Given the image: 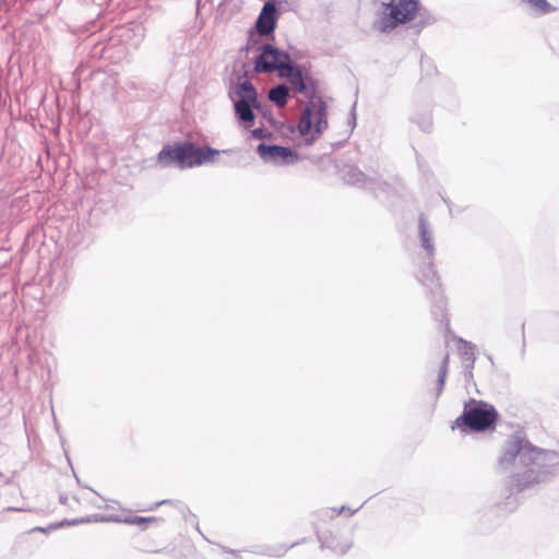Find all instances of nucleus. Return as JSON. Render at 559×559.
I'll return each instance as SVG.
<instances>
[{
  "instance_id": "obj_7",
  "label": "nucleus",
  "mask_w": 559,
  "mask_h": 559,
  "mask_svg": "<svg viewBox=\"0 0 559 559\" xmlns=\"http://www.w3.org/2000/svg\"><path fill=\"white\" fill-rule=\"evenodd\" d=\"M258 153L264 159L282 162L284 164L294 163L297 159V155L290 148L280 145H267L261 143L258 146Z\"/></svg>"
},
{
  "instance_id": "obj_19",
  "label": "nucleus",
  "mask_w": 559,
  "mask_h": 559,
  "mask_svg": "<svg viewBox=\"0 0 559 559\" xmlns=\"http://www.w3.org/2000/svg\"><path fill=\"white\" fill-rule=\"evenodd\" d=\"M252 135L255 138V139H262L264 138V131L263 129H254L252 131Z\"/></svg>"
},
{
  "instance_id": "obj_10",
  "label": "nucleus",
  "mask_w": 559,
  "mask_h": 559,
  "mask_svg": "<svg viewBox=\"0 0 559 559\" xmlns=\"http://www.w3.org/2000/svg\"><path fill=\"white\" fill-rule=\"evenodd\" d=\"M280 76L288 79L290 85L297 92H305L306 84L302 78V73L299 69L292 66V62L287 63L283 71L280 72Z\"/></svg>"
},
{
  "instance_id": "obj_2",
  "label": "nucleus",
  "mask_w": 559,
  "mask_h": 559,
  "mask_svg": "<svg viewBox=\"0 0 559 559\" xmlns=\"http://www.w3.org/2000/svg\"><path fill=\"white\" fill-rule=\"evenodd\" d=\"M328 126L326 105L321 100H311L304 109L297 128L302 136L310 135L314 141L321 136Z\"/></svg>"
},
{
  "instance_id": "obj_12",
  "label": "nucleus",
  "mask_w": 559,
  "mask_h": 559,
  "mask_svg": "<svg viewBox=\"0 0 559 559\" xmlns=\"http://www.w3.org/2000/svg\"><path fill=\"white\" fill-rule=\"evenodd\" d=\"M420 282L424 286L428 287L430 290L439 288L441 286L440 278L437 275L433 264H429V266L420 272L419 276Z\"/></svg>"
},
{
  "instance_id": "obj_18",
  "label": "nucleus",
  "mask_w": 559,
  "mask_h": 559,
  "mask_svg": "<svg viewBox=\"0 0 559 559\" xmlns=\"http://www.w3.org/2000/svg\"><path fill=\"white\" fill-rule=\"evenodd\" d=\"M156 519L153 518V516H150V518H136L135 520L132 521V523H135L138 525H142V524H145V523H151V522H154Z\"/></svg>"
},
{
  "instance_id": "obj_15",
  "label": "nucleus",
  "mask_w": 559,
  "mask_h": 559,
  "mask_svg": "<svg viewBox=\"0 0 559 559\" xmlns=\"http://www.w3.org/2000/svg\"><path fill=\"white\" fill-rule=\"evenodd\" d=\"M420 235H421L423 246L427 250L428 254L431 257L433 253V246L431 243L430 236L424 226H421Z\"/></svg>"
},
{
  "instance_id": "obj_8",
  "label": "nucleus",
  "mask_w": 559,
  "mask_h": 559,
  "mask_svg": "<svg viewBox=\"0 0 559 559\" xmlns=\"http://www.w3.org/2000/svg\"><path fill=\"white\" fill-rule=\"evenodd\" d=\"M276 8L272 2H266L258 17L255 27L260 35L266 36L271 34L276 25Z\"/></svg>"
},
{
  "instance_id": "obj_9",
  "label": "nucleus",
  "mask_w": 559,
  "mask_h": 559,
  "mask_svg": "<svg viewBox=\"0 0 559 559\" xmlns=\"http://www.w3.org/2000/svg\"><path fill=\"white\" fill-rule=\"evenodd\" d=\"M252 107H258V103H246L243 100H236L234 104V109L237 118L240 122L245 123L246 127H250L254 119L255 115L252 110Z\"/></svg>"
},
{
  "instance_id": "obj_6",
  "label": "nucleus",
  "mask_w": 559,
  "mask_h": 559,
  "mask_svg": "<svg viewBox=\"0 0 559 559\" xmlns=\"http://www.w3.org/2000/svg\"><path fill=\"white\" fill-rule=\"evenodd\" d=\"M100 497L97 491H91V497L82 498L76 491H66L60 495L59 501L64 511H79L81 509H87V503L92 502L96 504L97 509L109 508L107 504L99 503Z\"/></svg>"
},
{
  "instance_id": "obj_16",
  "label": "nucleus",
  "mask_w": 559,
  "mask_h": 559,
  "mask_svg": "<svg viewBox=\"0 0 559 559\" xmlns=\"http://www.w3.org/2000/svg\"><path fill=\"white\" fill-rule=\"evenodd\" d=\"M448 367H449V355H445V357L443 358V361H442V366L439 370L440 386H442L445 381V377L448 373Z\"/></svg>"
},
{
  "instance_id": "obj_4",
  "label": "nucleus",
  "mask_w": 559,
  "mask_h": 559,
  "mask_svg": "<svg viewBox=\"0 0 559 559\" xmlns=\"http://www.w3.org/2000/svg\"><path fill=\"white\" fill-rule=\"evenodd\" d=\"M498 419V413L493 406L479 404L465 408L464 413L456 418L459 427L465 426L473 431H485L490 428Z\"/></svg>"
},
{
  "instance_id": "obj_14",
  "label": "nucleus",
  "mask_w": 559,
  "mask_h": 559,
  "mask_svg": "<svg viewBox=\"0 0 559 559\" xmlns=\"http://www.w3.org/2000/svg\"><path fill=\"white\" fill-rule=\"evenodd\" d=\"M532 8L543 14L550 13L554 8L546 0H525Z\"/></svg>"
},
{
  "instance_id": "obj_11",
  "label": "nucleus",
  "mask_w": 559,
  "mask_h": 559,
  "mask_svg": "<svg viewBox=\"0 0 559 559\" xmlns=\"http://www.w3.org/2000/svg\"><path fill=\"white\" fill-rule=\"evenodd\" d=\"M238 100H243L246 103H258V93L249 81H243L238 83L235 91Z\"/></svg>"
},
{
  "instance_id": "obj_17",
  "label": "nucleus",
  "mask_w": 559,
  "mask_h": 559,
  "mask_svg": "<svg viewBox=\"0 0 559 559\" xmlns=\"http://www.w3.org/2000/svg\"><path fill=\"white\" fill-rule=\"evenodd\" d=\"M165 504L174 506L173 501H170V500H160V501L155 502L154 504L139 507V511H142V512L153 511L155 508H157L159 506H165Z\"/></svg>"
},
{
  "instance_id": "obj_3",
  "label": "nucleus",
  "mask_w": 559,
  "mask_h": 559,
  "mask_svg": "<svg viewBox=\"0 0 559 559\" xmlns=\"http://www.w3.org/2000/svg\"><path fill=\"white\" fill-rule=\"evenodd\" d=\"M385 8L389 12L381 17L378 25L381 32L392 31L399 24L413 21L419 10V0H391Z\"/></svg>"
},
{
  "instance_id": "obj_1",
  "label": "nucleus",
  "mask_w": 559,
  "mask_h": 559,
  "mask_svg": "<svg viewBox=\"0 0 559 559\" xmlns=\"http://www.w3.org/2000/svg\"><path fill=\"white\" fill-rule=\"evenodd\" d=\"M217 154L218 151L214 148H200L187 141L175 145H165L157 155V162L164 167L176 164L179 168L185 169L212 162Z\"/></svg>"
},
{
  "instance_id": "obj_13",
  "label": "nucleus",
  "mask_w": 559,
  "mask_h": 559,
  "mask_svg": "<svg viewBox=\"0 0 559 559\" xmlns=\"http://www.w3.org/2000/svg\"><path fill=\"white\" fill-rule=\"evenodd\" d=\"M289 94V90L286 85H277L269 92V98L272 100L276 106L280 108H283L287 104V97Z\"/></svg>"
},
{
  "instance_id": "obj_5",
  "label": "nucleus",
  "mask_w": 559,
  "mask_h": 559,
  "mask_svg": "<svg viewBox=\"0 0 559 559\" xmlns=\"http://www.w3.org/2000/svg\"><path fill=\"white\" fill-rule=\"evenodd\" d=\"M260 51L254 62V71L257 73H272L274 71L280 73L287 63L292 62L288 53L272 45L261 46Z\"/></svg>"
}]
</instances>
